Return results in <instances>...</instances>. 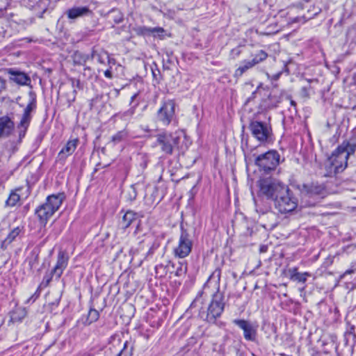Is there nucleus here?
Instances as JSON below:
<instances>
[{
	"instance_id": "nucleus-20",
	"label": "nucleus",
	"mask_w": 356,
	"mask_h": 356,
	"mask_svg": "<svg viewBox=\"0 0 356 356\" xmlns=\"http://www.w3.org/2000/svg\"><path fill=\"white\" fill-rule=\"evenodd\" d=\"M304 188H305L307 193L310 195H318L323 194L325 191V187L318 184L312 183L309 185H305Z\"/></svg>"
},
{
	"instance_id": "nucleus-12",
	"label": "nucleus",
	"mask_w": 356,
	"mask_h": 356,
	"mask_svg": "<svg viewBox=\"0 0 356 356\" xmlns=\"http://www.w3.org/2000/svg\"><path fill=\"white\" fill-rule=\"evenodd\" d=\"M69 256L65 251H59L56 266L51 270L56 279H59L68 264Z\"/></svg>"
},
{
	"instance_id": "nucleus-53",
	"label": "nucleus",
	"mask_w": 356,
	"mask_h": 356,
	"mask_svg": "<svg viewBox=\"0 0 356 356\" xmlns=\"http://www.w3.org/2000/svg\"><path fill=\"white\" fill-rule=\"evenodd\" d=\"M291 104L293 105V106H296V102L293 100L291 101Z\"/></svg>"
},
{
	"instance_id": "nucleus-18",
	"label": "nucleus",
	"mask_w": 356,
	"mask_h": 356,
	"mask_svg": "<svg viewBox=\"0 0 356 356\" xmlns=\"http://www.w3.org/2000/svg\"><path fill=\"white\" fill-rule=\"evenodd\" d=\"M137 214L132 211H127L124 216H122V220L120 222V225L122 229H125L129 227L132 223H134L137 220Z\"/></svg>"
},
{
	"instance_id": "nucleus-11",
	"label": "nucleus",
	"mask_w": 356,
	"mask_h": 356,
	"mask_svg": "<svg viewBox=\"0 0 356 356\" xmlns=\"http://www.w3.org/2000/svg\"><path fill=\"white\" fill-rule=\"evenodd\" d=\"M233 323L238 325L243 331V337L245 340L254 341L257 338V326L243 319H234Z\"/></svg>"
},
{
	"instance_id": "nucleus-10",
	"label": "nucleus",
	"mask_w": 356,
	"mask_h": 356,
	"mask_svg": "<svg viewBox=\"0 0 356 356\" xmlns=\"http://www.w3.org/2000/svg\"><path fill=\"white\" fill-rule=\"evenodd\" d=\"M328 162L332 168L330 171L333 170L334 173H338L342 172L346 168L348 159L341 152H338V149H336L329 157Z\"/></svg>"
},
{
	"instance_id": "nucleus-4",
	"label": "nucleus",
	"mask_w": 356,
	"mask_h": 356,
	"mask_svg": "<svg viewBox=\"0 0 356 356\" xmlns=\"http://www.w3.org/2000/svg\"><path fill=\"white\" fill-rule=\"evenodd\" d=\"M275 207L282 213L294 211L298 206V200L293 197L292 191L287 186L286 193L277 196L274 201Z\"/></svg>"
},
{
	"instance_id": "nucleus-54",
	"label": "nucleus",
	"mask_w": 356,
	"mask_h": 356,
	"mask_svg": "<svg viewBox=\"0 0 356 356\" xmlns=\"http://www.w3.org/2000/svg\"><path fill=\"white\" fill-rule=\"evenodd\" d=\"M138 226H139V222H138H138H137V225H136L137 228L138 227Z\"/></svg>"
},
{
	"instance_id": "nucleus-24",
	"label": "nucleus",
	"mask_w": 356,
	"mask_h": 356,
	"mask_svg": "<svg viewBox=\"0 0 356 356\" xmlns=\"http://www.w3.org/2000/svg\"><path fill=\"white\" fill-rule=\"evenodd\" d=\"M255 65L253 64L252 60H245L243 64L238 67L235 71L236 76H241L248 70L253 67Z\"/></svg>"
},
{
	"instance_id": "nucleus-17",
	"label": "nucleus",
	"mask_w": 356,
	"mask_h": 356,
	"mask_svg": "<svg viewBox=\"0 0 356 356\" xmlns=\"http://www.w3.org/2000/svg\"><path fill=\"white\" fill-rule=\"evenodd\" d=\"M337 149H338V152H341L348 159L350 155L353 154L356 150V143L344 140Z\"/></svg>"
},
{
	"instance_id": "nucleus-6",
	"label": "nucleus",
	"mask_w": 356,
	"mask_h": 356,
	"mask_svg": "<svg viewBox=\"0 0 356 356\" xmlns=\"http://www.w3.org/2000/svg\"><path fill=\"white\" fill-rule=\"evenodd\" d=\"M279 163L280 154L275 150L261 154L255 159V164L266 172L275 170Z\"/></svg>"
},
{
	"instance_id": "nucleus-52",
	"label": "nucleus",
	"mask_w": 356,
	"mask_h": 356,
	"mask_svg": "<svg viewBox=\"0 0 356 356\" xmlns=\"http://www.w3.org/2000/svg\"><path fill=\"white\" fill-rule=\"evenodd\" d=\"M136 96H137V94H135V95H134L131 97V102H133V101H134V99L136 97Z\"/></svg>"
},
{
	"instance_id": "nucleus-34",
	"label": "nucleus",
	"mask_w": 356,
	"mask_h": 356,
	"mask_svg": "<svg viewBox=\"0 0 356 356\" xmlns=\"http://www.w3.org/2000/svg\"><path fill=\"white\" fill-rule=\"evenodd\" d=\"M310 275V273L307 272L303 273H298V274L293 275L292 276V280L304 284L306 282L307 277H309Z\"/></svg>"
},
{
	"instance_id": "nucleus-44",
	"label": "nucleus",
	"mask_w": 356,
	"mask_h": 356,
	"mask_svg": "<svg viewBox=\"0 0 356 356\" xmlns=\"http://www.w3.org/2000/svg\"><path fill=\"white\" fill-rule=\"evenodd\" d=\"M268 250V245H261L259 247L260 253H264Z\"/></svg>"
},
{
	"instance_id": "nucleus-31",
	"label": "nucleus",
	"mask_w": 356,
	"mask_h": 356,
	"mask_svg": "<svg viewBox=\"0 0 356 356\" xmlns=\"http://www.w3.org/2000/svg\"><path fill=\"white\" fill-rule=\"evenodd\" d=\"M88 55H85L79 52H76L74 54V62L78 65H83L88 60Z\"/></svg>"
},
{
	"instance_id": "nucleus-48",
	"label": "nucleus",
	"mask_w": 356,
	"mask_h": 356,
	"mask_svg": "<svg viewBox=\"0 0 356 356\" xmlns=\"http://www.w3.org/2000/svg\"><path fill=\"white\" fill-rule=\"evenodd\" d=\"M216 273L217 274V277H218V279L219 280V279H220V271L219 270H216V271L213 273L212 276H214Z\"/></svg>"
},
{
	"instance_id": "nucleus-26",
	"label": "nucleus",
	"mask_w": 356,
	"mask_h": 356,
	"mask_svg": "<svg viewBox=\"0 0 356 356\" xmlns=\"http://www.w3.org/2000/svg\"><path fill=\"white\" fill-rule=\"evenodd\" d=\"M307 85L302 86L301 88V95L305 98H309L310 96V93L312 91L311 83L318 82V81L317 79H307Z\"/></svg>"
},
{
	"instance_id": "nucleus-22",
	"label": "nucleus",
	"mask_w": 356,
	"mask_h": 356,
	"mask_svg": "<svg viewBox=\"0 0 356 356\" xmlns=\"http://www.w3.org/2000/svg\"><path fill=\"white\" fill-rule=\"evenodd\" d=\"M26 314L27 312L24 307L16 308L11 314V320L14 322L21 321L26 317Z\"/></svg>"
},
{
	"instance_id": "nucleus-14",
	"label": "nucleus",
	"mask_w": 356,
	"mask_h": 356,
	"mask_svg": "<svg viewBox=\"0 0 356 356\" xmlns=\"http://www.w3.org/2000/svg\"><path fill=\"white\" fill-rule=\"evenodd\" d=\"M8 74L10 75V81L18 85L28 86L31 83V78L24 72L10 69L8 71Z\"/></svg>"
},
{
	"instance_id": "nucleus-1",
	"label": "nucleus",
	"mask_w": 356,
	"mask_h": 356,
	"mask_svg": "<svg viewBox=\"0 0 356 356\" xmlns=\"http://www.w3.org/2000/svg\"><path fill=\"white\" fill-rule=\"evenodd\" d=\"M65 198L63 193L49 195L46 202L35 209V213L41 224H47L48 220L58 210Z\"/></svg>"
},
{
	"instance_id": "nucleus-7",
	"label": "nucleus",
	"mask_w": 356,
	"mask_h": 356,
	"mask_svg": "<svg viewBox=\"0 0 356 356\" xmlns=\"http://www.w3.org/2000/svg\"><path fill=\"white\" fill-rule=\"evenodd\" d=\"M193 241L189 233L181 225V234L178 244L173 250L175 256L181 259L186 257L191 253Z\"/></svg>"
},
{
	"instance_id": "nucleus-3",
	"label": "nucleus",
	"mask_w": 356,
	"mask_h": 356,
	"mask_svg": "<svg viewBox=\"0 0 356 356\" xmlns=\"http://www.w3.org/2000/svg\"><path fill=\"white\" fill-rule=\"evenodd\" d=\"M180 140L179 132L163 131L156 135V144L165 155H172L174 149L178 147Z\"/></svg>"
},
{
	"instance_id": "nucleus-28",
	"label": "nucleus",
	"mask_w": 356,
	"mask_h": 356,
	"mask_svg": "<svg viewBox=\"0 0 356 356\" xmlns=\"http://www.w3.org/2000/svg\"><path fill=\"white\" fill-rule=\"evenodd\" d=\"M99 317V312L95 309H90L88 312V316H87L85 323L87 325H90L92 323L97 321Z\"/></svg>"
},
{
	"instance_id": "nucleus-55",
	"label": "nucleus",
	"mask_w": 356,
	"mask_h": 356,
	"mask_svg": "<svg viewBox=\"0 0 356 356\" xmlns=\"http://www.w3.org/2000/svg\"><path fill=\"white\" fill-rule=\"evenodd\" d=\"M348 343V339H346V344Z\"/></svg>"
},
{
	"instance_id": "nucleus-8",
	"label": "nucleus",
	"mask_w": 356,
	"mask_h": 356,
	"mask_svg": "<svg viewBox=\"0 0 356 356\" xmlns=\"http://www.w3.org/2000/svg\"><path fill=\"white\" fill-rule=\"evenodd\" d=\"M249 128L252 136L261 143L267 141L270 136L271 129L264 122L252 121Z\"/></svg>"
},
{
	"instance_id": "nucleus-30",
	"label": "nucleus",
	"mask_w": 356,
	"mask_h": 356,
	"mask_svg": "<svg viewBox=\"0 0 356 356\" xmlns=\"http://www.w3.org/2000/svg\"><path fill=\"white\" fill-rule=\"evenodd\" d=\"M19 200L20 196L17 193L12 192L6 200V204L7 206L14 207L19 201Z\"/></svg>"
},
{
	"instance_id": "nucleus-42",
	"label": "nucleus",
	"mask_w": 356,
	"mask_h": 356,
	"mask_svg": "<svg viewBox=\"0 0 356 356\" xmlns=\"http://www.w3.org/2000/svg\"><path fill=\"white\" fill-rule=\"evenodd\" d=\"M72 86L79 89L81 88V81L79 79H72Z\"/></svg>"
},
{
	"instance_id": "nucleus-25",
	"label": "nucleus",
	"mask_w": 356,
	"mask_h": 356,
	"mask_svg": "<svg viewBox=\"0 0 356 356\" xmlns=\"http://www.w3.org/2000/svg\"><path fill=\"white\" fill-rule=\"evenodd\" d=\"M30 100L26 108H24V113L31 114V113L36 108V97L33 92L29 93Z\"/></svg>"
},
{
	"instance_id": "nucleus-46",
	"label": "nucleus",
	"mask_w": 356,
	"mask_h": 356,
	"mask_svg": "<svg viewBox=\"0 0 356 356\" xmlns=\"http://www.w3.org/2000/svg\"><path fill=\"white\" fill-rule=\"evenodd\" d=\"M154 245H152V247L149 248L146 257H147L152 255L154 253Z\"/></svg>"
},
{
	"instance_id": "nucleus-13",
	"label": "nucleus",
	"mask_w": 356,
	"mask_h": 356,
	"mask_svg": "<svg viewBox=\"0 0 356 356\" xmlns=\"http://www.w3.org/2000/svg\"><path fill=\"white\" fill-rule=\"evenodd\" d=\"M68 19H76L79 17L92 16L93 12L88 6H74L66 11Z\"/></svg>"
},
{
	"instance_id": "nucleus-37",
	"label": "nucleus",
	"mask_w": 356,
	"mask_h": 356,
	"mask_svg": "<svg viewBox=\"0 0 356 356\" xmlns=\"http://www.w3.org/2000/svg\"><path fill=\"white\" fill-rule=\"evenodd\" d=\"M187 271V266L186 264H179V266L177 267L175 271V275L180 277L184 275Z\"/></svg>"
},
{
	"instance_id": "nucleus-32",
	"label": "nucleus",
	"mask_w": 356,
	"mask_h": 356,
	"mask_svg": "<svg viewBox=\"0 0 356 356\" xmlns=\"http://www.w3.org/2000/svg\"><path fill=\"white\" fill-rule=\"evenodd\" d=\"M165 31L162 27H154L151 29L150 35L161 40L164 38Z\"/></svg>"
},
{
	"instance_id": "nucleus-19",
	"label": "nucleus",
	"mask_w": 356,
	"mask_h": 356,
	"mask_svg": "<svg viewBox=\"0 0 356 356\" xmlns=\"http://www.w3.org/2000/svg\"><path fill=\"white\" fill-rule=\"evenodd\" d=\"M22 232V228L19 227H17L14 228L11 232L8 234L7 237L1 242V248L3 250H6L8 246L16 239V238Z\"/></svg>"
},
{
	"instance_id": "nucleus-40",
	"label": "nucleus",
	"mask_w": 356,
	"mask_h": 356,
	"mask_svg": "<svg viewBox=\"0 0 356 356\" xmlns=\"http://www.w3.org/2000/svg\"><path fill=\"white\" fill-rule=\"evenodd\" d=\"M92 58H97V60L100 63H104V60L102 59V56L97 54L96 51H93L92 53Z\"/></svg>"
},
{
	"instance_id": "nucleus-21",
	"label": "nucleus",
	"mask_w": 356,
	"mask_h": 356,
	"mask_svg": "<svg viewBox=\"0 0 356 356\" xmlns=\"http://www.w3.org/2000/svg\"><path fill=\"white\" fill-rule=\"evenodd\" d=\"M31 120V115L23 113L22 118L20 120V122L18 125V129H19V136H24L25 135L26 131L29 126L30 122Z\"/></svg>"
},
{
	"instance_id": "nucleus-45",
	"label": "nucleus",
	"mask_w": 356,
	"mask_h": 356,
	"mask_svg": "<svg viewBox=\"0 0 356 356\" xmlns=\"http://www.w3.org/2000/svg\"><path fill=\"white\" fill-rule=\"evenodd\" d=\"M104 75L106 77L108 78V79H111L113 75H112V72L110 70H107L104 72Z\"/></svg>"
},
{
	"instance_id": "nucleus-36",
	"label": "nucleus",
	"mask_w": 356,
	"mask_h": 356,
	"mask_svg": "<svg viewBox=\"0 0 356 356\" xmlns=\"http://www.w3.org/2000/svg\"><path fill=\"white\" fill-rule=\"evenodd\" d=\"M127 133L124 130L118 131L116 134L112 136V142L118 143L122 141L125 137H127Z\"/></svg>"
},
{
	"instance_id": "nucleus-29",
	"label": "nucleus",
	"mask_w": 356,
	"mask_h": 356,
	"mask_svg": "<svg viewBox=\"0 0 356 356\" xmlns=\"http://www.w3.org/2000/svg\"><path fill=\"white\" fill-rule=\"evenodd\" d=\"M151 29L145 26H138L134 28V31L139 36H149L150 35Z\"/></svg>"
},
{
	"instance_id": "nucleus-27",
	"label": "nucleus",
	"mask_w": 356,
	"mask_h": 356,
	"mask_svg": "<svg viewBox=\"0 0 356 356\" xmlns=\"http://www.w3.org/2000/svg\"><path fill=\"white\" fill-rule=\"evenodd\" d=\"M111 15V17L115 24H120L124 20V15L121 11L118 9L113 8L108 12Z\"/></svg>"
},
{
	"instance_id": "nucleus-38",
	"label": "nucleus",
	"mask_w": 356,
	"mask_h": 356,
	"mask_svg": "<svg viewBox=\"0 0 356 356\" xmlns=\"http://www.w3.org/2000/svg\"><path fill=\"white\" fill-rule=\"evenodd\" d=\"M348 334H349V335L351 334L354 337H355V326L353 325H350L348 329L346 331L345 334H344L345 338H346V336Z\"/></svg>"
},
{
	"instance_id": "nucleus-5",
	"label": "nucleus",
	"mask_w": 356,
	"mask_h": 356,
	"mask_svg": "<svg viewBox=\"0 0 356 356\" xmlns=\"http://www.w3.org/2000/svg\"><path fill=\"white\" fill-rule=\"evenodd\" d=\"M286 187L280 181L264 179L260 184V192L275 201L278 195L286 193Z\"/></svg>"
},
{
	"instance_id": "nucleus-35",
	"label": "nucleus",
	"mask_w": 356,
	"mask_h": 356,
	"mask_svg": "<svg viewBox=\"0 0 356 356\" xmlns=\"http://www.w3.org/2000/svg\"><path fill=\"white\" fill-rule=\"evenodd\" d=\"M53 276L55 275L52 273V270L49 273H46L39 286V288H45L48 286L53 278Z\"/></svg>"
},
{
	"instance_id": "nucleus-2",
	"label": "nucleus",
	"mask_w": 356,
	"mask_h": 356,
	"mask_svg": "<svg viewBox=\"0 0 356 356\" xmlns=\"http://www.w3.org/2000/svg\"><path fill=\"white\" fill-rule=\"evenodd\" d=\"M224 299V293L218 289L212 296L207 311L200 312V317L209 323H214L224 311L225 304Z\"/></svg>"
},
{
	"instance_id": "nucleus-47",
	"label": "nucleus",
	"mask_w": 356,
	"mask_h": 356,
	"mask_svg": "<svg viewBox=\"0 0 356 356\" xmlns=\"http://www.w3.org/2000/svg\"><path fill=\"white\" fill-rule=\"evenodd\" d=\"M280 75H281V73H280H280H277V74H274V75L272 76V79H273V80H275V81H276V80H277V79L280 78Z\"/></svg>"
},
{
	"instance_id": "nucleus-16",
	"label": "nucleus",
	"mask_w": 356,
	"mask_h": 356,
	"mask_svg": "<svg viewBox=\"0 0 356 356\" xmlns=\"http://www.w3.org/2000/svg\"><path fill=\"white\" fill-rule=\"evenodd\" d=\"M78 143V139L69 140L58 153L60 159H65L68 156L71 155L75 151Z\"/></svg>"
},
{
	"instance_id": "nucleus-50",
	"label": "nucleus",
	"mask_w": 356,
	"mask_h": 356,
	"mask_svg": "<svg viewBox=\"0 0 356 356\" xmlns=\"http://www.w3.org/2000/svg\"><path fill=\"white\" fill-rule=\"evenodd\" d=\"M354 273V270H347L345 272L344 275H348V274H351V273Z\"/></svg>"
},
{
	"instance_id": "nucleus-49",
	"label": "nucleus",
	"mask_w": 356,
	"mask_h": 356,
	"mask_svg": "<svg viewBox=\"0 0 356 356\" xmlns=\"http://www.w3.org/2000/svg\"><path fill=\"white\" fill-rule=\"evenodd\" d=\"M136 197V193L134 189H133V195H131V200H135Z\"/></svg>"
},
{
	"instance_id": "nucleus-41",
	"label": "nucleus",
	"mask_w": 356,
	"mask_h": 356,
	"mask_svg": "<svg viewBox=\"0 0 356 356\" xmlns=\"http://www.w3.org/2000/svg\"><path fill=\"white\" fill-rule=\"evenodd\" d=\"M288 273H289L290 279L292 280V276L293 275H296V274L298 273V268H289V270H288Z\"/></svg>"
},
{
	"instance_id": "nucleus-43",
	"label": "nucleus",
	"mask_w": 356,
	"mask_h": 356,
	"mask_svg": "<svg viewBox=\"0 0 356 356\" xmlns=\"http://www.w3.org/2000/svg\"><path fill=\"white\" fill-rule=\"evenodd\" d=\"M6 88V81L0 77V92Z\"/></svg>"
},
{
	"instance_id": "nucleus-33",
	"label": "nucleus",
	"mask_w": 356,
	"mask_h": 356,
	"mask_svg": "<svg viewBox=\"0 0 356 356\" xmlns=\"http://www.w3.org/2000/svg\"><path fill=\"white\" fill-rule=\"evenodd\" d=\"M267 57H268L267 53L263 50H260L254 56V57L253 58V59L252 60L253 64H254L256 65L259 64V63L266 60Z\"/></svg>"
},
{
	"instance_id": "nucleus-9",
	"label": "nucleus",
	"mask_w": 356,
	"mask_h": 356,
	"mask_svg": "<svg viewBox=\"0 0 356 356\" xmlns=\"http://www.w3.org/2000/svg\"><path fill=\"white\" fill-rule=\"evenodd\" d=\"M175 107L174 102L168 100L157 111V118L163 125H169L175 118Z\"/></svg>"
},
{
	"instance_id": "nucleus-51",
	"label": "nucleus",
	"mask_w": 356,
	"mask_h": 356,
	"mask_svg": "<svg viewBox=\"0 0 356 356\" xmlns=\"http://www.w3.org/2000/svg\"><path fill=\"white\" fill-rule=\"evenodd\" d=\"M76 90H73V97H72V102L74 101L75 97H76Z\"/></svg>"
},
{
	"instance_id": "nucleus-23",
	"label": "nucleus",
	"mask_w": 356,
	"mask_h": 356,
	"mask_svg": "<svg viewBox=\"0 0 356 356\" xmlns=\"http://www.w3.org/2000/svg\"><path fill=\"white\" fill-rule=\"evenodd\" d=\"M26 261L29 263L30 269L33 270L35 267V266L38 264L39 250L37 249L33 250L30 255L26 259Z\"/></svg>"
},
{
	"instance_id": "nucleus-15",
	"label": "nucleus",
	"mask_w": 356,
	"mask_h": 356,
	"mask_svg": "<svg viewBox=\"0 0 356 356\" xmlns=\"http://www.w3.org/2000/svg\"><path fill=\"white\" fill-rule=\"evenodd\" d=\"M13 129L14 123L8 117L0 118V138L8 137Z\"/></svg>"
},
{
	"instance_id": "nucleus-39",
	"label": "nucleus",
	"mask_w": 356,
	"mask_h": 356,
	"mask_svg": "<svg viewBox=\"0 0 356 356\" xmlns=\"http://www.w3.org/2000/svg\"><path fill=\"white\" fill-rule=\"evenodd\" d=\"M41 288H38L37 291H35V293L30 298L27 300L26 301V303H29L31 300H32L33 302H34L40 296V290Z\"/></svg>"
}]
</instances>
